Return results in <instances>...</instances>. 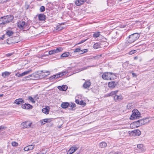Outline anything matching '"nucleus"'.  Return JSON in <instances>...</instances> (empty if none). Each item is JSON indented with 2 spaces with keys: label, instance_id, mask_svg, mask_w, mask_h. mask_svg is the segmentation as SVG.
Wrapping results in <instances>:
<instances>
[{
  "label": "nucleus",
  "instance_id": "4",
  "mask_svg": "<svg viewBox=\"0 0 154 154\" xmlns=\"http://www.w3.org/2000/svg\"><path fill=\"white\" fill-rule=\"evenodd\" d=\"M115 75V74L111 72H105L102 76V78L104 80H111L113 75Z\"/></svg>",
  "mask_w": 154,
  "mask_h": 154
},
{
  "label": "nucleus",
  "instance_id": "37",
  "mask_svg": "<svg viewBox=\"0 0 154 154\" xmlns=\"http://www.w3.org/2000/svg\"><path fill=\"white\" fill-rule=\"evenodd\" d=\"M55 49L51 50L49 51L48 53L49 55H51L54 53H56Z\"/></svg>",
  "mask_w": 154,
  "mask_h": 154
},
{
  "label": "nucleus",
  "instance_id": "49",
  "mask_svg": "<svg viewBox=\"0 0 154 154\" xmlns=\"http://www.w3.org/2000/svg\"><path fill=\"white\" fill-rule=\"evenodd\" d=\"M29 148H28V146H26V147H25L24 148V150L25 151H29Z\"/></svg>",
  "mask_w": 154,
  "mask_h": 154
},
{
  "label": "nucleus",
  "instance_id": "17",
  "mask_svg": "<svg viewBox=\"0 0 154 154\" xmlns=\"http://www.w3.org/2000/svg\"><path fill=\"white\" fill-rule=\"evenodd\" d=\"M122 99V97L121 95L118 96L115 95L114 97V99L116 101L121 100Z\"/></svg>",
  "mask_w": 154,
  "mask_h": 154
},
{
  "label": "nucleus",
  "instance_id": "40",
  "mask_svg": "<svg viewBox=\"0 0 154 154\" xmlns=\"http://www.w3.org/2000/svg\"><path fill=\"white\" fill-rule=\"evenodd\" d=\"M76 106V105L75 103H71L70 104V106L71 107V109H70L72 110L73 107H75Z\"/></svg>",
  "mask_w": 154,
  "mask_h": 154
},
{
  "label": "nucleus",
  "instance_id": "34",
  "mask_svg": "<svg viewBox=\"0 0 154 154\" xmlns=\"http://www.w3.org/2000/svg\"><path fill=\"white\" fill-rule=\"evenodd\" d=\"M100 35V33L99 32H95L94 33L93 35V36L95 37V38H97Z\"/></svg>",
  "mask_w": 154,
  "mask_h": 154
},
{
  "label": "nucleus",
  "instance_id": "1",
  "mask_svg": "<svg viewBox=\"0 0 154 154\" xmlns=\"http://www.w3.org/2000/svg\"><path fill=\"white\" fill-rule=\"evenodd\" d=\"M139 37V34L137 33L131 35L127 38V42H126V45H128V44H131L134 42L138 39Z\"/></svg>",
  "mask_w": 154,
  "mask_h": 154
},
{
  "label": "nucleus",
  "instance_id": "23",
  "mask_svg": "<svg viewBox=\"0 0 154 154\" xmlns=\"http://www.w3.org/2000/svg\"><path fill=\"white\" fill-rule=\"evenodd\" d=\"M140 120L141 125L145 124L147 122H147V120L146 119H140Z\"/></svg>",
  "mask_w": 154,
  "mask_h": 154
},
{
  "label": "nucleus",
  "instance_id": "33",
  "mask_svg": "<svg viewBox=\"0 0 154 154\" xmlns=\"http://www.w3.org/2000/svg\"><path fill=\"white\" fill-rule=\"evenodd\" d=\"M42 121H43L45 123L49 122H51L52 120L51 119H45L43 120H42Z\"/></svg>",
  "mask_w": 154,
  "mask_h": 154
},
{
  "label": "nucleus",
  "instance_id": "48",
  "mask_svg": "<svg viewBox=\"0 0 154 154\" xmlns=\"http://www.w3.org/2000/svg\"><path fill=\"white\" fill-rule=\"evenodd\" d=\"M63 29V28L62 27H61L60 26H57V30H60Z\"/></svg>",
  "mask_w": 154,
  "mask_h": 154
},
{
  "label": "nucleus",
  "instance_id": "59",
  "mask_svg": "<svg viewBox=\"0 0 154 154\" xmlns=\"http://www.w3.org/2000/svg\"><path fill=\"white\" fill-rule=\"evenodd\" d=\"M137 59H138V57H137V56L135 57H134V59L135 60H137Z\"/></svg>",
  "mask_w": 154,
  "mask_h": 154
},
{
  "label": "nucleus",
  "instance_id": "38",
  "mask_svg": "<svg viewBox=\"0 0 154 154\" xmlns=\"http://www.w3.org/2000/svg\"><path fill=\"white\" fill-rule=\"evenodd\" d=\"M29 100L31 101L33 103H35V101L34 100L33 98L31 96H29L28 97Z\"/></svg>",
  "mask_w": 154,
  "mask_h": 154
},
{
  "label": "nucleus",
  "instance_id": "21",
  "mask_svg": "<svg viewBox=\"0 0 154 154\" xmlns=\"http://www.w3.org/2000/svg\"><path fill=\"white\" fill-rule=\"evenodd\" d=\"M118 92V91L117 90L115 91H112L110 93L107 94L106 95V96L107 97L112 96L114 95H116V94Z\"/></svg>",
  "mask_w": 154,
  "mask_h": 154
},
{
  "label": "nucleus",
  "instance_id": "27",
  "mask_svg": "<svg viewBox=\"0 0 154 154\" xmlns=\"http://www.w3.org/2000/svg\"><path fill=\"white\" fill-rule=\"evenodd\" d=\"M137 147L140 149L142 151H144V149L143 148V145L142 144H139L137 145Z\"/></svg>",
  "mask_w": 154,
  "mask_h": 154
},
{
  "label": "nucleus",
  "instance_id": "30",
  "mask_svg": "<svg viewBox=\"0 0 154 154\" xmlns=\"http://www.w3.org/2000/svg\"><path fill=\"white\" fill-rule=\"evenodd\" d=\"M13 33V32L11 31L8 30L6 31L7 34L9 36L12 35Z\"/></svg>",
  "mask_w": 154,
  "mask_h": 154
},
{
  "label": "nucleus",
  "instance_id": "44",
  "mask_svg": "<svg viewBox=\"0 0 154 154\" xmlns=\"http://www.w3.org/2000/svg\"><path fill=\"white\" fill-rule=\"evenodd\" d=\"M136 52V51L135 50H132L129 53V55H131L134 53H135Z\"/></svg>",
  "mask_w": 154,
  "mask_h": 154
},
{
  "label": "nucleus",
  "instance_id": "56",
  "mask_svg": "<svg viewBox=\"0 0 154 154\" xmlns=\"http://www.w3.org/2000/svg\"><path fill=\"white\" fill-rule=\"evenodd\" d=\"M114 154H121L120 152H116L114 153Z\"/></svg>",
  "mask_w": 154,
  "mask_h": 154
},
{
  "label": "nucleus",
  "instance_id": "35",
  "mask_svg": "<svg viewBox=\"0 0 154 154\" xmlns=\"http://www.w3.org/2000/svg\"><path fill=\"white\" fill-rule=\"evenodd\" d=\"M79 104L84 106H85L86 105V103L83 100H81L80 101Z\"/></svg>",
  "mask_w": 154,
  "mask_h": 154
},
{
  "label": "nucleus",
  "instance_id": "22",
  "mask_svg": "<svg viewBox=\"0 0 154 154\" xmlns=\"http://www.w3.org/2000/svg\"><path fill=\"white\" fill-rule=\"evenodd\" d=\"M42 112L45 114H48L49 113V109L48 106L46 107L45 108H43L42 109Z\"/></svg>",
  "mask_w": 154,
  "mask_h": 154
},
{
  "label": "nucleus",
  "instance_id": "3",
  "mask_svg": "<svg viewBox=\"0 0 154 154\" xmlns=\"http://www.w3.org/2000/svg\"><path fill=\"white\" fill-rule=\"evenodd\" d=\"M140 114L138 110L135 109L133 110L132 113L130 118L131 120L139 119L140 117Z\"/></svg>",
  "mask_w": 154,
  "mask_h": 154
},
{
  "label": "nucleus",
  "instance_id": "32",
  "mask_svg": "<svg viewBox=\"0 0 154 154\" xmlns=\"http://www.w3.org/2000/svg\"><path fill=\"white\" fill-rule=\"evenodd\" d=\"M32 70L30 69L29 70L25 71L23 73V74L24 75H26L31 73L32 72Z\"/></svg>",
  "mask_w": 154,
  "mask_h": 154
},
{
  "label": "nucleus",
  "instance_id": "51",
  "mask_svg": "<svg viewBox=\"0 0 154 154\" xmlns=\"http://www.w3.org/2000/svg\"><path fill=\"white\" fill-rule=\"evenodd\" d=\"M80 101H79V100L78 99L76 100L75 101L76 103L78 104H79Z\"/></svg>",
  "mask_w": 154,
  "mask_h": 154
},
{
  "label": "nucleus",
  "instance_id": "18",
  "mask_svg": "<svg viewBox=\"0 0 154 154\" xmlns=\"http://www.w3.org/2000/svg\"><path fill=\"white\" fill-rule=\"evenodd\" d=\"M38 18L40 20H44L46 18V16L42 14H40L38 16Z\"/></svg>",
  "mask_w": 154,
  "mask_h": 154
},
{
  "label": "nucleus",
  "instance_id": "15",
  "mask_svg": "<svg viewBox=\"0 0 154 154\" xmlns=\"http://www.w3.org/2000/svg\"><path fill=\"white\" fill-rule=\"evenodd\" d=\"M86 0H76L75 1V4L76 5L80 6L83 4Z\"/></svg>",
  "mask_w": 154,
  "mask_h": 154
},
{
  "label": "nucleus",
  "instance_id": "31",
  "mask_svg": "<svg viewBox=\"0 0 154 154\" xmlns=\"http://www.w3.org/2000/svg\"><path fill=\"white\" fill-rule=\"evenodd\" d=\"M62 50L63 48L61 47L57 48L56 49H55L56 53L61 51Z\"/></svg>",
  "mask_w": 154,
  "mask_h": 154
},
{
  "label": "nucleus",
  "instance_id": "5",
  "mask_svg": "<svg viewBox=\"0 0 154 154\" xmlns=\"http://www.w3.org/2000/svg\"><path fill=\"white\" fill-rule=\"evenodd\" d=\"M66 73V72L65 71L63 72H60V73H59L57 74L54 75L50 77L49 78V79L50 80H51L53 79H57V78L60 77L61 76H62L64 75H65Z\"/></svg>",
  "mask_w": 154,
  "mask_h": 154
},
{
  "label": "nucleus",
  "instance_id": "20",
  "mask_svg": "<svg viewBox=\"0 0 154 154\" xmlns=\"http://www.w3.org/2000/svg\"><path fill=\"white\" fill-rule=\"evenodd\" d=\"M11 72H8L7 71L5 72L2 73V76L4 78H6L8 77L9 75L11 74Z\"/></svg>",
  "mask_w": 154,
  "mask_h": 154
},
{
  "label": "nucleus",
  "instance_id": "60",
  "mask_svg": "<svg viewBox=\"0 0 154 154\" xmlns=\"http://www.w3.org/2000/svg\"><path fill=\"white\" fill-rule=\"evenodd\" d=\"M3 96V94H0V97H2Z\"/></svg>",
  "mask_w": 154,
  "mask_h": 154
},
{
  "label": "nucleus",
  "instance_id": "9",
  "mask_svg": "<svg viewBox=\"0 0 154 154\" xmlns=\"http://www.w3.org/2000/svg\"><path fill=\"white\" fill-rule=\"evenodd\" d=\"M78 147L76 146H73L71 147L68 151L67 154H72L74 152L76 151L78 149Z\"/></svg>",
  "mask_w": 154,
  "mask_h": 154
},
{
  "label": "nucleus",
  "instance_id": "62",
  "mask_svg": "<svg viewBox=\"0 0 154 154\" xmlns=\"http://www.w3.org/2000/svg\"><path fill=\"white\" fill-rule=\"evenodd\" d=\"M153 154H154V153Z\"/></svg>",
  "mask_w": 154,
  "mask_h": 154
},
{
  "label": "nucleus",
  "instance_id": "57",
  "mask_svg": "<svg viewBox=\"0 0 154 154\" xmlns=\"http://www.w3.org/2000/svg\"><path fill=\"white\" fill-rule=\"evenodd\" d=\"M4 38V35H3L2 36V37H1V39H3Z\"/></svg>",
  "mask_w": 154,
  "mask_h": 154
},
{
  "label": "nucleus",
  "instance_id": "55",
  "mask_svg": "<svg viewBox=\"0 0 154 154\" xmlns=\"http://www.w3.org/2000/svg\"><path fill=\"white\" fill-rule=\"evenodd\" d=\"M43 121H42V120L41 121V124L42 125H44V124H45V123H44Z\"/></svg>",
  "mask_w": 154,
  "mask_h": 154
},
{
  "label": "nucleus",
  "instance_id": "41",
  "mask_svg": "<svg viewBox=\"0 0 154 154\" xmlns=\"http://www.w3.org/2000/svg\"><path fill=\"white\" fill-rule=\"evenodd\" d=\"M28 146L29 148V150H32L34 148V146H33L32 145Z\"/></svg>",
  "mask_w": 154,
  "mask_h": 154
},
{
  "label": "nucleus",
  "instance_id": "50",
  "mask_svg": "<svg viewBox=\"0 0 154 154\" xmlns=\"http://www.w3.org/2000/svg\"><path fill=\"white\" fill-rule=\"evenodd\" d=\"M34 97L35 100H37V99H39V97H38V94L36 95L35 96V97Z\"/></svg>",
  "mask_w": 154,
  "mask_h": 154
},
{
  "label": "nucleus",
  "instance_id": "25",
  "mask_svg": "<svg viewBox=\"0 0 154 154\" xmlns=\"http://www.w3.org/2000/svg\"><path fill=\"white\" fill-rule=\"evenodd\" d=\"M100 47V44L99 43H96L93 45V48L95 49H97Z\"/></svg>",
  "mask_w": 154,
  "mask_h": 154
},
{
  "label": "nucleus",
  "instance_id": "13",
  "mask_svg": "<svg viewBox=\"0 0 154 154\" xmlns=\"http://www.w3.org/2000/svg\"><path fill=\"white\" fill-rule=\"evenodd\" d=\"M57 88L60 91H66L68 87L66 85H63L62 86H58Z\"/></svg>",
  "mask_w": 154,
  "mask_h": 154
},
{
  "label": "nucleus",
  "instance_id": "45",
  "mask_svg": "<svg viewBox=\"0 0 154 154\" xmlns=\"http://www.w3.org/2000/svg\"><path fill=\"white\" fill-rule=\"evenodd\" d=\"M16 76H17V77H21V76H24L23 74V73H21V74H19V73H17L16 74Z\"/></svg>",
  "mask_w": 154,
  "mask_h": 154
},
{
  "label": "nucleus",
  "instance_id": "19",
  "mask_svg": "<svg viewBox=\"0 0 154 154\" xmlns=\"http://www.w3.org/2000/svg\"><path fill=\"white\" fill-rule=\"evenodd\" d=\"M30 77H34L38 79L40 78V77L38 74H32L29 75L28 76H26L25 78L26 79L27 78H29Z\"/></svg>",
  "mask_w": 154,
  "mask_h": 154
},
{
  "label": "nucleus",
  "instance_id": "42",
  "mask_svg": "<svg viewBox=\"0 0 154 154\" xmlns=\"http://www.w3.org/2000/svg\"><path fill=\"white\" fill-rule=\"evenodd\" d=\"M12 146H17L18 145V143L15 142H12L11 143Z\"/></svg>",
  "mask_w": 154,
  "mask_h": 154
},
{
  "label": "nucleus",
  "instance_id": "58",
  "mask_svg": "<svg viewBox=\"0 0 154 154\" xmlns=\"http://www.w3.org/2000/svg\"><path fill=\"white\" fill-rule=\"evenodd\" d=\"M37 154H44V153L42 152H40L38 153H37Z\"/></svg>",
  "mask_w": 154,
  "mask_h": 154
},
{
  "label": "nucleus",
  "instance_id": "2",
  "mask_svg": "<svg viewBox=\"0 0 154 154\" xmlns=\"http://www.w3.org/2000/svg\"><path fill=\"white\" fill-rule=\"evenodd\" d=\"M14 17L11 15H8L0 18V25L5 24L11 22L14 19Z\"/></svg>",
  "mask_w": 154,
  "mask_h": 154
},
{
  "label": "nucleus",
  "instance_id": "6",
  "mask_svg": "<svg viewBox=\"0 0 154 154\" xmlns=\"http://www.w3.org/2000/svg\"><path fill=\"white\" fill-rule=\"evenodd\" d=\"M27 23L25 22L22 21H19L17 23L18 26L20 29H23L26 26H27Z\"/></svg>",
  "mask_w": 154,
  "mask_h": 154
},
{
  "label": "nucleus",
  "instance_id": "43",
  "mask_svg": "<svg viewBox=\"0 0 154 154\" xmlns=\"http://www.w3.org/2000/svg\"><path fill=\"white\" fill-rule=\"evenodd\" d=\"M81 50L80 48H77L75 49L74 52H79L80 54V53H82L81 52Z\"/></svg>",
  "mask_w": 154,
  "mask_h": 154
},
{
  "label": "nucleus",
  "instance_id": "54",
  "mask_svg": "<svg viewBox=\"0 0 154 154\" xmlns=\"http://www.w3.org/2000/svg\"><path fill=\"white\" fill-rule=\"evenodd\" d=\"M4 128V127L2 126H0V131H1V130H2V129H3Z\"/></svg>",
  "mask_w": 154,
  "mask_h": 154
},
{
  "label": "nucleus",
  "instance_id": "47",
  "mask_svg": "<svg viewBox=\"0 0 154 154\" xmlns=\"http://www.w3.org/2000/svg\"><path fill=\"white\" fill-rule=\"evenodd\" d=\"M81 52L82 53H80V54H82L84 53L87 52V50L86 49H84V50H81Z\"/></svg>",
  "mask_w": 154,
  "mask_h": 154
},
{
  "label": "nucleus",
  "instance_id": "10",
  "mask_svg": "<svg viewBox=\"0 0 154 154\" xmlns=\"http://www.w3.org/2000/svg\"><path fill=\"white\" fill-rule=\"evenodd\" d=\"M117 83V82L112 81L108 83V86L109 88L113 89L116 86Z\"/></svg>",
  "mask_w": 154,
  "mask_h": 154
},
{
  "label": "nucleus",
  "instance_id": "39",
  "mask_svg": "<svg viewBox=\"0 0 154 154\" xmlns=\"http://www.w3.org/2000/svg\"><path fill=\"white\" fill-rule=\"evenodd\" d=\"M45 10V7L44 6H42L40 8V11L41 12H44Z\"/></svg>",
  "mask_w": 154,
  "mask_h": 154
},
{
  "label": "nucleus",
  "instance_id": "24",
  "mask_svg": "<svg viewBox=\"0 0 154 154\" xmlns=\"http://www.w3.org/2000/svg\"><path fill=\"white\" fill-rule=\"evenodd\" d=\"M106 146L107 143L104 142H101L99 144V146L101 148H104L106 147Z\"/></svg>",
  "mask_w": 154,
  "mask_h": 154
},
{
  "label": "nucleus",
  "instance_id": "12",
  "mask_svg": "<svg viewBox=\"0 0 154 154\" xmlns=\"http://www.w3.org/2000/svg\"><path fill=\"white\" fill-rule=\"evenodd\" d=\"M32 106L29 103H25L24 104L22 105V107L23 109H31L32 108Z\"/></svg>",
  "mask_w": 154,
  "mask_h": 154
},
{
  "label": "nucleus",
  "instance_id": "46",
  "mask_svg": "<svg viewBox=\"0 0 154 154\" xmlns=\"http://www.w3.org/2000/svg\"><path fill=\"white\" fill-rule=\"evenodd\" d=\"M87 40V39L82 40L81 41L79 42L76 45H79L81 44L82 43L84 42H85Z\"/></svg>",
  "mask_w": 154,
  "mask_h": 154
},
{
  "label": "nucleus",
  "instance_id": "61",
  "mask_svg": "<svg viewBox=\"0 0 154 154\" xmlns=\"http://www.w3.org/2000/svg\"><path fill=\"white\" fill-rule=\"evenodd\" d=\"M61 127V126H59V128H60Z\"/></svg>",
  "mask_w": 154,
  "mask_h": 154
},
{
  "label": "nucleus",
  "instance_id": "53",
  "mask_svg": "<svg viewBox=\"0 0 154 154\" xmlns=\"http://www.w3.org/2000/svg\"><path fill=\"white\" fill-rule=\"evenodd\" d=\"M132 75H133V77H136L137 76V75L134 73H132Z\"/></svg>",
  "mask_w": 154,
  "mask_h": 154
},
{
  "label": "nucleus",
  "instance_id": "14",
  "mask_svg": "<svg viewBox=\"0 0 154 154\" xmlns=\"http://www.w3.org/2000/svg\"><path fill=\"white\" fill-rule=\"evenodd\" d=\"M69 103L67 102H63L61 105V106L63 109H66L69 106Z\"/></svg>",
  "mask_w": 154,
  "mask_h": 154
},
{
  "label": "nucleus",
  "instance_id": "28",
  "mask_svg": "<svg viewBox=\"0 0 154 154\" xmlns=\"http://www.w3.org/2000/svg\"><path fill=\"white\" fill-rule=\"evenodd\" d=\"M134 124L136 125V126L137 127H138L139 126L141 125L140 120L134 122Z\"/></svg>",
  "mask_w": 154,
  "mask_h": 154
},
{
  "label": "nucleus",
  "instance_id": "52",
  "mask_svg": "<svg viewBox=\"0 0 154 154\" xmlns=\"http://www.w3.org/2000/svg\"><path fill=\"white\" fill-rule=\"evenodd\" d=\"M12 54H13L12 53H8V54H7L6 56L7 57H10V56H11L12 55Z\"/></svg>",
  "mask_w": 154,
  "mask_h": 154
},
{
  "label": "nucleus",
  "instance_id": "16",
  "mask_svg": "<svg viewBox=\"0 0 154 154\" xmlns=\"http://www.w3.org/2000/svg\"><path fill=\"white\" fill-rule=\"evenodd\" d=\"M91 85V83L89 81L85 82L83 85V87L85 88H88Z\"/></svg>",
  "mask_w": 154,
  "mask_h": 154
},
{
  "label": "nucleus",
  "instance_id": "8",
  "mask_svg": "<svg viewBox=\"0 0 154 154\" xmlns=\"http://www.w3.org/2000/svg\"><path fill=\"white\" fill-rule=\"evenodd\" d=\"M31 124L32 123L30 122L26 121L22 123L21 125L22 126L23 128H27L30 127Z\"/></svg>",
  "mask_w": 154,
  "mask_h": 154
},
{
  "label": "nucleus",
  "instance_id": "7",
  "mask_svg": "<svg viewBox=\"0 0 154 154\" xmlns=\"http://www.w3.org/2000/svg\"><path fill=\"white\" fill-rule=\"evenodd\" d=\"M141 134V131L138 129L134 130L129 133L130 135L133 136H138Z\"/></svg>",
  "mask_w": 154,
  "mask_h": 154
},
{
  "label": "nucleus",
  "instance_id": "26",
  "mask_svg": "<svg viewBox=\"0 0 154 154\" xmlns=\"http://www.w3.org/2000/svg\"><path fill=\"white\" fill-rule=\"evenodd\" d=\"M70 53L68 52H66L63 53L61 55V57H68Z\"/></svg>",
  "mask_w": 154,
  "mask_h": 154
},
{
  "label": "nucleus",
  "instance_id": "11",
  "mask_svg": "<svg viewBox=\"0 0 154 154\" xmlns=\"http://www.w3.org/2000/svg\"><path fill=\"white\" fill-rule=\"evenodd\" d=\"M24 103V101L23 99L19 98L16 99L14 102V103H16L17 105L21 104Z\"/></svg>",
  "mask_w": 154,
  "mask_h": 154
},
{
  "label": "nucleus",
  "instance_id": "36",
  "mask_svg": "<svg viewBox=\"0 0 154 154\" xmlns=\"http://www.w3.org/2000/svg\"><path fill=\"white\" fill-rule=\"evenodd\" d=\"M42 72H43V73H48V74L47 75H43L44 76H46L47 75H49L50 74V72L46 70H42L41 71ZM43 76V75H42Z\"/></svg>",
  "mask_w": 154,
  "mask_h": 154
},
{
  "label": "nucleus",
  "instance_id": "29",
  "mask_svg": "<svg viewBox=\"0 0 154 154\" xmlns=\"http://www.w3.org/2000/svg\"><path fill=\"white\" fill-rule=\"evenodd\" d=\"M134 124L136 125V126L137 127H138L139 126L141 125L140 120L134 122Z\"/></svg>",
  "mask_w": 154,
  "mask_h": 154
}]
</instances>
